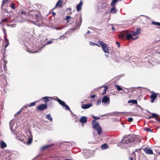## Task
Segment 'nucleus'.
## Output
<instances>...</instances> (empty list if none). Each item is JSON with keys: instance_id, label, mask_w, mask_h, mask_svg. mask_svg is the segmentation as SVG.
Masks as SVG:
<instances>
[{"instance_id": "nucleus-58", "label": "nucleus", "mask_w": 160, "mask_h": 160, "mask_svg": "<svg viewBox=\"0 0 160 160\" xmlns=\"http://www.w3.org/2000/svg\"><path fill=\"white\" fill-rule=\"evenodd\" d=\"M9 44V42H8V43H6V45L5 46V48H6L7 46H8Z\"/></svg>"}, {"instance_id": "nucleus-62", "label": "nucleus", "mask_w": 160, "mask_h": 160, "mask_svg": "<svg viewBox=\"0 0 160 160\" xmlns=\"http://www.w3.org/2000/svg\"><path fill=\"white\" fill-rule=\"evenodd\" d=\"M53 16H54L56 15V13L54 12H53L52 13Z\"/></svg>"}, {"instance_id": "nucleus-17", "label": "nucleus", "mask_w": 160, "mask_h": 160, "mask_svg": "<svg viewBox=\"0 0 160 160\" xmlns=\"http://www.w3.org/2000/svg\"><path fill=\"white\" fill-rule=\"evenodd\" d=\"M132 36L133 35L132 34V31H131L130 34H128L127 32L126 38L128 40H129L132 38Z\"/></svg>"}, {"instance_id": "nucleus-61", "label": "nucleus", "mask_w": 160, "mask_h": 160, "mask_svg": "<svg viewBox=\"0 0 160 160\" xmlns=\"http://www.w3.org/2000/svg\"><path fill=\"white\" fill-rule=\"evenodd\" d=\"M95 46H98L99 47H100V46H99V45L97 43H95Z\"/></svg>"}, {"instance_id": "nucleus-40", "label": "nucleus", "mask_w": 160, "mask_h": 160, "mask_svg": "<svg viewBox=\"0 0 160 160\" xmlns=\"http://www.w3.org/2000/svg\"><path fill=\"white\" fill-rule=\"evenodd\" d=\"M11 8L12 9H15V5L14 3H12L11 5Z\"/></svg>"}, {"instance_id": "nucleus-38", "label": "nucleus", "mask_w": 160, "mask_h": 160, "mask_svg": "<svg viewBox=\"0 0 160 160\" xmlns=\"http://www.w3.org/2000/svg\"><path fill=\"white\" fill-rule=\"evenodd\" d=\"M115 86L117 87V90L118 91H120L122 90V88L119 86H118L117 85H115Z\"/></svg>"}, {"instance_id": "nucleus-31", "label": "nucleus", "mask_w": 160, "mask_h": 160, "mask_svg": "<svg viewBox=\"0 0 160 160\" xmlns=\"http://www.w3.org/2000/svg\"><path fill=\"white\" fill-rule=\"evenodd\" d=\"M152 118H155L156 119L158 117V116H159V115L155 113H152Z\"/></svg>"}, {"instance_id": "nucleus-60", "label": "nucleus", "mask_w": 160, "mask_h": 160, "mask_svg": "<svg viewBox=\"0 0 160 160\" xmlns=\"http://www.w3.org/2000/svg\"><path fill=\"white\" fill-rule=\"evenodd\" d=\"M152 118V116H149L147 118L148 119H150L151 118Z\"/></svg>"}, {"instance_id": "nucleus-10", "label": "nucleus", "mask_w": 160, "mask_h": 160, "mask_svg": "<svg viewBox=\"0 0 160 160\" xmlns=\"http://www.w3.org/2000/svg\"><path fill=\"white\" fill-rule=\"evenodd\" d=\"M152 94L151 95L150 98L151 99V102L152 103H153L157 97V95L155 92H154L153 91H152Z\"/></svg>"}, {"instance_id": "nucleus-14", "label": "nucleus", "mask_w": 160, "mask_h": 160, "mask_svg": "<svg viewBox=\"0 0 160 160\" xmlns=\"http://www.w3.org/2000/svg\"><path fill=\"white\" fill-rule=\"evenodd\" d=\"M83 4L82 1H81L79 4H78L77 5L76 8L77 10L79 12L82 9V6Z\"/></svg>"}, {"instance_id": "nucleus-1", "label": "nucleus", "mask_w": 160, "mask_h": 160, "mask_svg": "<svg viewBox=\"0 0 160 160\" xmlns=\"http://www.w3.org/2000/svg\"><path fill=\"white\" fill-rule=\"evenodd\" d=\"M138 139L134 135L131 134L127 136H125L121 142L122 148H125L126 147L130 146L132 142H136Z\"/></svg>"}, {"instance_id": "nucleus-46", "label": "nucleus", "mask_w": 160, "mask_h": 160, "mask_svg": "<svg viewBox=\"0 0 160 160\" xmlns=\"http://www.w3.org/2000/svg\"><path fill=\"white\" fill-rule=\"evenodd\" d=\"M89 45L91 46H95V43L93 42H89Z\"/></svg>"}, {"instance_id": "nucleus-51", "label": "nucleus", "mask_w": 160, "mask_h": 160, "mask_svg": "<svg viewBox=\"0 0 160 160\" xmlns=\"http://www.w3.org/2000/svg\"><path fill=\"white\" fill-rule=\"evenodd\" d=\"M116 44L117 45L118 47H120V44L118 42H116Z\"/></svg>"}, {"instance_id": "nucleus-7", "label": "nucleus", "mask_w": 160, "mask_h": 160, "mask_svg": "<svg viewBox=\"0 0 160 160\" xmlns=\"http://www.w3.org/2000/svg\"><path fill=\"white\" fill-rule=\"evenodd\" d=\"M48 106L47 104H41L38 106L37 107V109L40 111L43 110L47 108Z\"/></svg>"}, {"instance_id": "nucleus-16", "label": "nucleus", "mask_w": 160, "mask_h": 160, "mask_svg": "<svg viewBox=\"0 0 160 160\" xmlns=\"http://www.w3.org/2000/svg\"><path fill=\"white\" fill-rule=\"evenodd\" d=\"M0 146L1 148L3 149L7 147V145L4 141H2L0 142Z\"/></svg>"}, {"instance_id": "nucleus-50", "label": "nucleus", "mask_w": 160, "mask_h": 160, "mask_svg": "<svg viewBox=\"0 0 160 160\" xmlns=\"http://www.w3.org/2000/svg\"><path fill=\"white\" fill-rule=\"evenodd\" d=\"M156 120L160 122V116H158V117L156 119Z\"/></svg>"}, {"instance_id": "nucleus-64", "label": "nucleus", "mask_w": 160, "mask_h": 160, "mask_svg": "<svg viewBox=\"0 0 160 160\" xmlns=\"http://www.w3.org/2000/svg\"><path fill=\"white\" fill-rule=\"evenodd\" d=\"M5 42L7 43H8V42H9V41L8 40H5Z\"/></svg>"}, {"instance_id": "nucleus-59", "label": "nucleus", "mask_w": 160, "mask_h": 160, "mask_svg": "<svg viewBox=\"0 0 160 160\" xmlns=\"http://www.w3.org/2000/svg\"><path fill=\"white\" fill-rule=\"evenodd\" d=\"M4 65H6V64L7 63V61H4Z\"/></svg>"}, {"instance_id": "nucleus-28", "label": "nucleus", "mask_w": 160, "mask_h": 160, "mask_svg": "<svg viewBox=\"0 0 160 160\" xmlns=\"http://www.w3.org/2000/svg\"><path fill=\"white\" fill-rule=\"evenodd\" d=\"M110 12L113 13L115 14L116 12V10L115 7L112 8L110 11Z\"/></svg>"}, {"instance_id": "nucleus-27", "label": "nucleus", "mask_w": 160, "mask_h": 160, "mask_svg": "<svg viewBox=\"0 0 160 160\" xmlns=\"http://www.w3.org/2000/svg\"><path fill=\"white\" fill-rule=\"evenodd\" d=\"M107 6V4L106 2H103L102 3V5L101 6L102 8L104 9L106 8Z\"/></svg>"}, {"instance_id": "nucleus-41", "label": "nucleus", "mask_w": 160, "mask_h": 160, "mask_svg": "<svg viewBox=\"0 0 160 160\" xmlns=\"http://www.w3.org/2000/svg\"><path fill=\"white\" fill-rule=\"evenodd\" d=\"M133 119L132 117H129L128 118V121L129 122H132L133 121Z\"/></svg>"}, {"instance_id": "nucleus-4", "label": "nucleus", "mask_w": 160, "mask_h": 160, "mask_svg": "<svg viewBox=\"0 0 160 160\" xmlns=\"http://www.w3.org/2000/svg\"><path fill=\"white\" fill-rule=\"evenodd\" d=\"M82 22V19L81 17H80L79 20L77 19L73 26L74 27L72 28V30L74 31L79 28Z\"/></svg>"}, {"instance_id": "nucleus-25", "label": "nucleus", "mask_w": 160, "mask_h": 160, "mask_svg": "<svg viewBox=\"0 0 160 160\" xmlns=\"http://www.w3.org/2000/svg\"><path fill=\"white\" fill-rule=\"evenodd\" d=\"M55 39H52V41H51V40H50V41H48L42 47V48H43L45 45H48V44H50L51 43H52V42H53V41L54 40H55Z\"/></svg>"}, {"instance_id": "nucleus-42", "label": "nucleus", "mask_w": 160, "mask_h": 160, "mask_svg": "<svg viewBox=\"0 0 160 160\" xmlns=\"http://www.w3.org/2000/svg\"><path fill=\"white\" fill-rule=\"evenodd\" d=\"M101 102H102L101 100V99H99L97 102V105H99L101 103Z\"/></svg>"}, {"instance_id": "nucleus-44", "label": "nucleus", "mask_w": 160, "mask_h": 160, "mask_svg": "<svg viewBox=\"0 0 160 160\" xmlns=\"http://www.w3.org/2000/svg\"><path fill=\"white\" fill-rule=\"evenodd\" d=\"M68 142V145L69 146L73 145L74 144H75L74 142Z\"/></svg>"}, {"instance_id": "nucleus-49", "label": "nucleus", "mask_w": 160, "mask_h": 160, "mask_svg": "<svg viewBox=\"0 0 160 160\" xmlns=\"http://www.w3.org/2000/svg\"><path fill=\"white\" fill-rule=\"evenodd\" d=\"M54 28L57 30H59L62 29V28H63L56 27L55 28Z\"/></svg>"}, {"instance_id": "nucleus-2", "label": "nucleus", "mask_w": 160, "mask_h": 160, "mask_svg": "<svg viewBox=\"0 0 160 160\" xmlns=\"http://www.w3.org/2000/svg\"><path fill=\"white\" fill-rule=\"evenodd\" d=\"M92 124L93 128L97 130L98 134L100 135L102 131L99 123L95 120H94L92 121Z\"/></svg>"}, {"instance_id": "nucleus-26", "label": "nucleus", "mask_w": 160, "mask_h": 160, "mask_svg": "<svg viewBox=\"0 0 160 160\" xmlns=\"http://www.w3.org/2000/svg\"><path fill=\"white\" fill-rule=\"evenodd\" d=\"M32 136L31 137H30L28 138V142H27V144L29 145L32 142Z\"/></svg>"}, {"instance_id": "nucleus-18", "label": "nucleus", "mask_w": 160, "mask_h": 160, "mask_svg": "<svg viewBox=\"0 0 160 160\" xmlns=\"http://www.w3.org/2000/svg\"><path fill=\"white\" fill-rule=\"evenodd\" d=\"M62 3V2L61 0H59L56 4L55 8H56L57 7H61Z\"/></svg>"}, {"instance_id": "nucleus-30", "label": "nucleus", "mask_w": 160, "mask_h": 160, "mask_svg": "<svg viewBox=\"0 0 160 160\" xmlns=\"http://www.w3.org/2000/svg\"><path fill=\"white\" fill-rule=\"evenodd\" d=\"M51 146V145H45L41 148V150H43L44 149H45L47 148H48L49 147H50Z\"/></svg>"}, {"instance_id": "nucleus-37", "label": "nucleus", "mask_w": 160, "mask_h": 160, "mask_svg": "<svg viewBox=\"0 0 160 160\" xmlns=\"http://www.w3.org/2000/svg\"><path fill=\"white\" fill-rule=\"evenodd\" d=\"M63 107H65L66 110H68L69 111H70V112H71V111L70 110L69 107L67 105H66V104H65V106H64Z\"/></svg>"}, {"instance_id": "nucleus-19", "label": "nucleus", "mask_w": 160, "mask_h": 160, "mask_svg": "<svg viewBox=\"0 0 160 160\" xmlns=\"http://www.w3.org/2000/svg\"><path fill=\"white\" fill-rule=\"evenodd\" d=\"M109 148L108 145L106 143H104L101 146V148L102 150H105Z\"/></svg>"}, {"instance_id": "nucleus-52", "label": "nucleus", "mask_w": 160, "mask_h": 160, "mask_svg": "<svg viewBox=\"0 0 160 160\" xmlns=\"http://www.w3.org/2000/svg\"><path fill=\"white\" fill-rule=\"evenodd\" d=\"M21 13L22 14L25 15L26 14V12L23 11H22L21 12Z\"/></svg>"}, {"instance_id": "nucleus-13", "label": "nucleus", "mask_w": 160, "mask_h": 160, "mask_svg": "<svg viewBox=\"0 0 160 160\" xmlns=\"http://www.w3.org/2000/svg\"><path fill=\"white\" fill-rule=\"evenodd\" d=\"M87 121V118L85 116H82L79 119V121L82 123H86Z\"/></svg>"}, {"instance_id": "nucleus-55", "label": "nucleus", "mask_w": 160, "mask_h": 160, "mask_svg": "<svg viewBox=\"0 0 160 160\" xmlns=\"http://www.w3.org/2000/svg\"><path fill=\"white\" fill-rule=\"evenodd\" d=\"M22 109V108H21V109L17 113V114H19L21 112Z\"/></svg>"}, {"instance_id": "nucleus-20", "label": "nucleus", "mask_w": 160, "mask_h": 160, "mask_svg": "<svg viewBox=\"0 0 160 160\" xmlns=\"http://www.w3.org/2000/svg\"><path fill=\"white\" fill-rule=\"evenodd\" d=\"M128 103H132L133 104H137L138 103L137 101L136 100L131 99L128 101Z\"/></svg>"}, {"instance_id": "nucleus-9", "label": "nucleus", "mask_w": 160, "mask_h": 160, "mask_svg": "<svg viewBox=\"0 0 160 160\" xmlns=\"http://www.w3.org/2000/svg\"><path fill=\"white\" fill-rule=\"evenodd\" d=\"M143 150L145 153L148 154H153V153L152 150L150 148L146 147L143 148Z\"/></svg>"}, {"instance_id": "nucleus-6", "label": "nucleus", "mask_w": 160, "mask_h": 160, "mask_svg": "<svg viewBox=\"0 0 160 160\" xmlns=\"http://www.w3.org/2000/svg\"><path fill=\"white\" fill-rule=\"evenodd\" d=\"M110 98L107 96H104L102 97V102L103 103L106 105L107 104L109 105L110 103Z\"/></svg>"}, {"instance_id": "nucleus-12", "label": "nucleus", "mask_w": 160, "mask_h": 160, "mask_svg": "<svg viewBox=\"0 0 160 160\" xmlns=\"http://www.w3.org/2000/svg\"><path fill=\"white\" fill-rule=\"evenodd\" d=\"M92 105V104L90 103L88 104H85L82 105L81 106V108L83 109H87L91 107Z\"/></svg>"}, {"instance_id": "nucleus-45", "label": "nucleus", "mask_w": 160, "mask_h": 160, "mask_svg": "<svg viewBox=\"0 0 160 160\" xmlns=\"http://www.w3.org/2000/svg\"><path fill=\"white\" fill-rule=\"evenodd\" d=\"M92 117H93V118H94V119H95L96 120H98V119H99L100 118V117H95V116H94V115H92Z\"/></svg>"}, {"instance_id": "nucleus-29", "label": "nucleus", "mask_w": 160, "mask_h": 160, "mask_svg": "<svg viewBox=\"0 0 160 160\" xmlns=\"http://www.w3.org/2000/svg\"><path fill=\"white\" fill-rule=\"evenodd\" d=\"M117 0H112L111 4V5L112 6H114L115 4L117 2Z\"/></svg>"}, {"instance_id": "nucleus-21", "label": "nucleus", "mask_w": 160, "mask_h": 160, "mask_svg": "<svg viewBox=\"0 0 160 160\" xmlns=\"http://www.w3.org/2000/svg\"><path fill=\"white\" fill-rule=\"evenodd\" d=\"M46 117L47 119H48L50 121H52L53 118L51 117L50 114H48L46 116Z\"/></svg>"}, {"instance_id": "nucleus-34", "label": "nucleus", "mask_w": 160, "mask_h": 160, "mask_svg": "<svg viewBox=\"0 0 160 160\" xmlns=\"http://www.w3.org/2000/svg\"><path fill=\"white\" fill-rule=\"evenodd\" d=\"M16 132V131H15L13 132V133H14L17 138L19 137L20 136V134L18 132Z\"/></svg>"}, {"instance_id": "nucleus-32", "label": "nucleus", "mask_w": 160, "mask_h": 160, "mask_svg": "<svg viewBox=\"0 0 160 160\" xmlns=\"http://www.w3.org/2000/svg\"><path fill=\"white\" fill-rule=\"evenodd\" d=\"M8 0H3L2 2L1 8H2V7L6 3Z\"/></svg>"}, {"instance_id": "nucleus-15", "label": "nucleus", "mask_w": 160, "mask_h": 160, "mask_svg": "<svg viewBox=\"0 0 160 160\" xmlns=\"http://www.w3.org/2000/svg\"><path fill=\"white\" fill-rule=\"evenodd\" d=\"M57 99L56 100V101L62 105V106H64L66 104L64 102L61 100L60 99L57 97Z\"/></svg>"}, {"instance_id": "nucleus-39", "label": "nucleus", "mask_w": 160, "mask_h": 160, "mask_svg": "<svg viewBox=\"0 0 160 160\" xmlns=\"http://www.w3.org/2000/svg\"><path fill=\"white\" fill-rule=\"evenodd\" d=\"M2 30L4 34V36H7L6 31V29L4 28H3Z\"/></svg>"}, {"instance_id": "nucleus-54", "label": "nucleus", "mask_w": 160, "mask_h": 160, "mask_svg": "<svg viewBox=\"0 0 160 160\" xmlns=\"http://www.w3.org/2000/svg\"><path fill=\"white\" fill-rule=\"evenodd\" d=\"M28 106V104H27V105H25L23 107V108H27Z\"/></svg>"}, {"instance_id": "nucleus-3", "label": "nucleus", "mask_w": 160, "mask_h": 160, "mask_svg": "<svg viewBox=\"0 0 160 160\" xmlns=\"http://www.w3.org/2000/svg\"><path fill=\"white\" fill-rule=\"evenodd\" d=\"M98 43L100 45L104 53H109V50L106 44L104 42L100 40L98 41Z\"/></svg>"}, {"instance_id": "nucleus-23", "label": "nucleus", "mask_w": 160, "mask_h": 160, "mask_svg": "<svg viewBox=\"0 0 160 160\" xmlns=\"http://www.w3.org/2000/svg\"><path fill=\"white\" fill-rule=\"evenodd\" d=\"M103 87L104 88V89L103 90V92L102 93V94L103 95H104L106 94V91L108 89V87L107 86H104L103 87Z\"/></svg>"}, {"instance_id": "nucleus-47", "label": "nucleus", "mask_w": 160, "mask_h": 160, "mask_svg": "<svg viewBox=\"0 0 160 160\" xmlns=\"http://www.w3.org/2000/svg\"><path fill=\"white\" fill-rule=\"evenodd\" d=\"M2 22H7L8 20L7 19V18H4L3 19H2Z\"/></svg>"}, {"instance_id": "nucleus-63", "label": "nucleus", "mask_w": 160, "mask_h": 160, "mask_svg": "<svg viewBox=\"0 0 160 160\" xmlns=\"http://www.w3.org/2000/svg\"><path fill=\"white\" fill-rule=\"evenodd\" d=\"M5 42L7 43H8V42H9V41L8 40H5Z\"/></svg>"}, {"instance_id": "nucleus-5", "label": "nucleus", "mask_w": 160, "mask_h": 160, "mask_svg": "<svg viewBox=\"0 0 160 160\" xmlns=\"http://www.w3.org/2000/svg\"><path fill=\"white\" fill-rule=\"evenodd\" d=\"M13 120H11L9 122V125L10 129L12 132L13 133V132L15 131L16 129L17 128V125L13 122Z\"/></svg>"}, {"instance_id": "nucleus-43", "label": "nucleus", "mask_w": 160, "mask_h": 160, "mask_svg": "<svg viewBox=\"0 0 160 160\" xmlns=\"http://www.w3.org/2000/svg\"><path fill=\"white\" fill-rule=\"evenodd\" d=\"M146 131H149L150 132H152V130L150 129L149 128H146L145 129Z\"/></svg>"}, {"instance_id": "nucleus-11", "label": "nucleus", "mask_w": 160, "mask_h": 160, "mask_svg": "<svg viewBox=\"0 0 160 160\" xmlns=\"http://www.w3.org/2000/svg\"><path fill=\"white\" fill-rule=\"evenodd\" d=\"M141 28H138L136 29V31H132V34L133 36H136L139 35L141 33Z\"/></svg>"}, {"instance_id": "nucleus-8", "label": "nucleus", "mask_w": 160, "mask_h": 160, "mask_svg": "<svg viewBox=\"0 0 160 160\" xmlns=\"http://www.w3.org/2000/svg\"><path fill=\"white\" fill-rule=\"evenodd\" d=\"M128 32L127 31H123L119 34V37L120 39H125Z\"/></svg>"}, {"instance_id": "nucleus-53", "label": "nucleus", "mask_w": 160, "mask_h": 160, "mask_svg": "<svg viewBox=\"0 0 160 160\" xmlns=\"http://www.w3.org/2000/svg\"><path fill=\"white\" fill-rule=\"evenodd\" d=\"M4 69L5 71H6L7 70V67L6 65H4Z\"/></svg>"}, {"instance_id": "nucleus-35", "label": "nucleus", "mask_w": 160, "mask_h": 160, "mask_svg": "<svg viewBox=\"0 0 160 160\" xmlns=\"http://www.w3.org/2000/svg\"><path fill=\"white\" fill-rule=\"evenodd\" d=\"M36 101L34 102H32L29 104H28V106L29 107H30L32 106H34L35 105L36 103Z\"/></svg>"}, {"instance_id": "nucleus-48", "label": "nucleus", "mask_w": 160, "mask_h": 160, "mask_svg": "<svg viewBox=\"0 0 160 160\" xmlns=\"http://www.w3.org/2000/svg\"><path fill=\"white\" fill-rule=\"evenodd\" d=\"M90 33V32L89 31V30H88L87 32H86V34H84V37H85V38H87V37L86 36V34H89Z\"/></svg>"}, {"instance_id": "nucleus-57", "label": "nucleus", "mask_w": 160, "mask_h": 160, "mask_svg": "<svg viewBox=\"0 0 160 160\" xmlns=\"http://www.w3.org/2000/svg\"><path fill=\"white\" fill-rule=\"evenodd\" d=\"M4 38L5 40H8V39L6 38V36H4Z\"/></svg>"}, {"instance_id": "nucleus-36", "label": "nucleus", "mask_w": 160, "mask_h": 160, "mask_svg": "<svg viewBox=\"0 0 160 160\" xmlns=\"http://www.w3.org/2000/svg\"><path fill=\"white\" fill-rule=\"evenodd\" d=\"M152 23L154 25H157L160 26V22H152Z\"/></svg>"}, {"instance_id": "nucleus-22", "label": "nucleus", "mask_w": 160, "mask_h": 160, "mask_svg": "<svg viewBox=\"0 0 160 160\" xmlns=\"http://www.w3.org/2000/svg\"><path fill=\"white\" fill-rule=\"evenodd\" d=\"M52 98L51 97H43L42 98V99H44L45 100L44 102L45 103H46L48 101H49V98Z\"/></svg>"}, {"instance_id": "nucleus-24", "label": "nucleus", "mask_w": 160, "mask_h": 160, "mask_svg": "<svg viewBox=\"0 0 160 160\" xmlns=\"http://www.w3.org/2000/svg\"><path fill=\"white\" fill-rule=\"evenodd\" d=\"M66 33L67 32H66V33L63 35L60 36L59 38V39L60 40H63L65 38H66L67 37Z\"/></svg>"}, {"instance_id": "nucleus-56", "label": "nucleus", "mask_w": 160, "mask_h": 160, "mask_svg": "<svg viewBox=\"0 0 160 160\" xmlns=\"http://www.w3.org/2000/svg\"><path fill=\"white\" fill-rule=\"evenodd\" d=\"M95 95H92L91 96V97L92 98H94L95 97Z\"/></svg>"}, {"instance_id": "nucleus-33", "label": "nucleus", "mask_w": 160, "mask_h": 160, "mask_svg": "<svg viewBox=\"0 0 160 160\" xmlns=\"http://www.w3.org/2000/svg\"><path fill=\"white\" fill-rule=\"evenodd\" d=\"M72 18L71 17L69 16H68L66 17V19L67 22H69L70 21V20Z\"/></svg>"}]
</instances>
